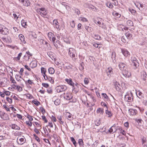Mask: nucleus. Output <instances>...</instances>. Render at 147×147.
<instances>
[{"mask_svg": "<svg viewBox=\"0 0 147 147\" xmlns=\"http://www.w3.org/2000/svg\"><path fill=\"white\" fill-rule=\"evenodd\" d=\"M119 69L122 71V75L125 78H129L131 76L130 73L128 70L126 65L122 63L119 65Z\"/></svg>", "mask_w": 147, "mask_h": 147, "instance_id": "f257e3e1", "label": "nucleus"}, {"mask_svg": "<svg viewBox=\"0 0 147 147\" xmlns=\"http://www.w3.org/2000/svg\"><path fill=\"white\" fill-rule=\"evenodd\" d=\"M125 99L127 101L131 102L133 100V96L131 91L127 92L125 96Z\"/></svg>", "mask_w": 147, "mask_h": 147, "instance_id": "f03ea898", "label": "nucleus"}, {"mask_svg": "<svg viewBox=\"0 0 147 147\" xmlns=\"http://www.w3.org/2000/svg\"><path fill=\"white\" fill-rule=\"evenodd\" d=\"M55 88L57 92H60L66 90L67 87L65 85H61L57 86Z\"/></svg>", "mask_w": 147, "mask_h": 147, "instance_id": "7ed1b4c3", "label": "nucleus"}, {"mask_svg": "<svg viewBox=\"0 0 147 147\" xmlns=\"http://www.w3.org/2000/svg\"><path fill=\"white\" fill-rule=\"evenodd\" d=\"M37 12L41 16H43V17H45L47 14L45 9L43 8L38 9Z\"/></svg>", "mask_w": 147, "mask_h": 147, "instance_id": "20e7f679", "label": "nucleus"}, {"mask_svg": "<svg viewBox=\"0 0 147 147\" xmlns=\"http://www.w3.org/2000/svg\"><path fill=\"white\" fill-rule=\"evenodd\" d=\"M80 88V85L78 84H75V86L74 85L73 86V91L76 93L79 91Z\"/></svg>", "mask_w": 147, "mask_h": 147, "instance_id": "39448f33", "label": "nucleus"}, {"mask_svg": "<svg viewBox=\"0 0 147 147\" xmlns=\"http://www.w3.org/2000/svg\"><path fill=\"white\" fill-rule=\"evenodd\" d=\"M25 141L26 139L23 136H22V138H21L20 137H18L17 140L18 143L21 145L24 144Z\"/></svg>", "mask_w": 147, "mask_h": 147, "instance_id": "423d86ee", "label": "nucleus"}, {"mask_svg": "<svg viewBox=\"0 0 147 147\" xmlns=\"http://www.w3.org/2000/svg\"><path fill=\"white\" fill-rule=\"evenodd\" d=\"M76 53V51L74 49L70 48L69 49V54L70 56L72 58L75 57Z\"/></svg>", "mask_w": 147, "mask_h": 147, "instance_id": "0eeeda50", "label": "nucleus"}, {"mask_svg": "<svg viewBox=\"0 0 147 147\" xmlns=\"http://www.w3.org/2000/svg\"><path fill=\"white\" fill-rule=\"evenodd\" d=\"M0 33L3 34L7 35L9 33L8 29L6 27H2Z\"/></svg>", "mask_w": 147, "mask_h": 147, "instance_id": "6e6552de", "label": "nucleus"}, {"mask_svg": "<svg viewBox=\"0 0 147 147\" xmlns=\"http://www.w3.org/2000/svg\"><path fill=\"white\" fill-rule=\"evenodd\" d=\"M59 23L56 20H54L53 21V26L55 27L58 30H60V27L59 25Z\"/></svg>", "mask_w": 147, "mask_h": 147, "instance_id": "1a4fd4ad", "label": "nucleus"}, {"mask_svg": "<svg viewBox=\"0 0 147 147\" xmlns=\"http://www.w3.org/2000/svg\"><path fill=\"white\" fill-rule=\"evenodd\" d=\"M73 96L72 94L70 93L64 94V98L67 100H70L72 99Z\"/></svg>", "mask_w": 147, "mask_h": 147, "instance_id": "9d476101", "label": "nucleus"}, {"mask_svg": "<svg viewBox=\"0 0 147 147\" xmlns=\"http://www.w3.org/2000/svg\"><path fill=\"white\" fill-rule=\"evenodd\" d=\"M142 144L144 147H147V144L146 143V138L144 136L142 137L141 138Z\"/></svg>", "mask_w": 147, "mask_h": 147, "instance_id": "9b49d317", "label": "nucleus"}, {"mask_svg": "<svg viewBox=\"0 0 147 147\" xmlns=\"http://www.w3.org/2000/svg\"><path fill=\"white\" fill-rule=\"evenodd\" d=\"M121 51L125 56V57H129L130 53L127 50L125 49H122Z\"/></svg>", "mask_w": 147, "mask_h": 147, "instance_id": "f8f14e48", "label": "nucleus"}, {"mask_svg": "<svg viewBox=\"0 0 147 147\" xmlns=\"http://www.w3.org/2000/svg\"><path fill=\"white\" fill-rule=\"evenodd\" d=\"M129 111L130 113V114L132 115H136L137 113V111L136 109H129Z\"/></svg>", "mask_w": 147, "mask_h": 147, "instance_id": "ddd939ff", "label": "nucleus"}, {"mask_svg": "<svg viewBox=\"0 0 147 147\" xmlns=\"http://www.w3.org/2000/svg\"><path fill=\"white\" fill-rule=\"evenodd\" d=\"M19 37L20 40L24 44L26 43V42L25 40V38L23 35L22 34H19Z\"/></svg>", "mask_w": 147, "mask_h": 147, "instance_id": "4468645a", "label": "nucleus"}, {"mask_svg": "<svg viewBox=\"0 0 147 147\" xmlns=\"http://www.w3.org/2000/svg\"><path fill=\"white\" fill-rule=\"evenodd\" d=\"M65 81L67 83L71 86H73L74 85V83L72 82V80L71 79L69 78V79H65Z\"/></svg>", "mask_w": 147, "mask_h": 147, "instance_id": "2eb2a0df", "label": "nucleus"}, {"mask_svg": "<svg viewBox=\"0 0 147 147\" xmlns=\"http://www.w3.org/2000/svg\"><path fill=\"white\" fill-rule=\"evenodd\" d=\"M115 87L116 90L117 91H119L121 90L120 85L118 82H116L115 85Z\"/></svg>", "mask_w": 147, "mask_h": 147, "instance_id": "dca6fc26", "label": "nucleus"}, {"mask_svg": "<svg viewBox=\"0 0 147 147\" xmlns=\"http://www.w3.org/2000/svg\"><path fill=\"white\" fill-rule=\"evenodd\" d=\"M1 117L4 120H8L9 119L8 115L4 113L1 116Z\"/></svg>", "mask_w": 147, "mask_h": 147, "instance_id": "f3484780", "label": "nucleus"}, {"mask_svg": "<svg viewBox=\"0 0 147 147\" xmlns=\"http://www.w3.org/2000/svg\"><path fill=\"white\" fill-rule=\"evenodd\" d=\"M54 45V46L57 49L59 47L60 45L59 44V41L57 40L55 42H54V43H53Z\"/></svg>", "mask_w": 147, "mask_h": 147, "instance_id": "a211bd4d", "label": "nucleus"}, {"mask_svg": "<svg viewBox=\"0 0 147 147\" xmlns=\"http://www.w3.org/2000/svg\"><path fill=\"white\" fill-rule=\"evenodd\" d=\"M24 5L27 7L30 5L29 1L28 0H24L21 2Z\"/></svg>", "mask_w": 147, "mask_h": 147, "instance_id": "6ab92c4d", "label": "nucleus"}, {"mask_svg": "<svg viewBox=\"0 0 147 147\" xmlns=\"http://www.w3.org/2000/svg\"><path fill=\"white\" fill-rule=\"evenodd\" d=\"M37 65V63L36 61H32L30 64V67L32 68L36 67Z\"/></svg>", "mask_w": 147, "mask_h": 147, "instance_id": "aec40b11", "label": "nucleus"}, {"mask_svg": "<svg viewBox=\"0 0 147 147\" xmlns=\"http://www.w3.org/2000/svg\"><path fill=\"white\" fill-rule=\"evenodd\" d=\"M88 7L94 11H97L98 10L96 7L91 5H88Z\"/></svg>", "mask_w": 147, "mask_h": 147, "instance_id": "412c9836", "label": "nucleus"}, {"mask_svg": "<svg viewBox=\"0 0 147 147\" xmlns=\"http://www.w3.org/2000/svg\"><path fill=\"white\" fill-rule=\"evenodd\" d=\"M11 127L12 129L15 130H19L20 129L19 127L15 124H12Z\"/></svg>", "mask_w": 147, "mask_h": 147, "instance_id": "4be33fe9", "label": "nucleus"}, {"mask_svg": "<svg viewBox=\"0 0 147 147\" xmlns=\"http://www.w3.org/2000/svg\"><path fill=\"white\" fill-rule=\"evenodd\" d=\"M105 113L106 115L109 117H111L112 116V114L111 112L107 110L106 111Z\"/></svg>", "mask_w": 147, "mask_h": 147, "instance_id": "5701e85b", "label": "nucleus"}, {"mask_svg": "<svg viewBox=\"0 0 147 147\" xmlns=\"http://www.w3.org/2000/svg\"><path fill=\"white\" fill-rule=\"evenodd\" d=\"M93 36L95 39L98 40H101V39L100 36L98 34H93Z\"/></svg>", "mask_w": 147, "mask_h": 147, "instance_id": "b1692460", "label": "nucleus"}, {"mask_svg": "<svg viewBox=\"0 0 147 147\" xmlns=\"http://www.w3.org/2000/svg\"><path fill=\"white\" fill-rule=\"evenodd\" d=\"M113 15L115 17L117 18H119L121 17V15L116 11H114L113 13Z\"/></svg>", "mask_w": 147, "mask_h": 147, "instance_id": "393cba45", "label": "nucleus"}, {"mask_svg": "<svg viewBox=\"0 0 147 147\" xmlns=\"http://www.w3.org/2000/svg\"><path fill=\"white\" fill-rule=\"evenodd\" d=\"M136 94L138 97L140 99H141L143 97V94L140 91H138L136 93Z\"/></svg>", "mask_w": 147, "mask_h": 147, "instance_id": "a878e982", "label": "nucleus"}, {"mask_svg": "<svg viewBox=\"0 0 147 147\" xmlns=\"http://www.w3.org/2000/svg\"><path fill=\"white\" fill-rule=\"evenodd\" d=\"M126 24L127 26H133V23L132 21L130 20H128L126 22Z\"/></svg>", "mask_w": 147, "mask_h": 147, "instance_id": "bb28decb", "label": "nucleus"}, {"mask_svg": "<svg viewBox=\"0 0 147 147\" xmlns=\"http://www.w3.org/2000/svg\"><path fill=\"white\" fill-rule=\"evenodd\" d=\"M113 71L111 69L109 70L107 72L108 76L110 78L111 76V75L113 74Z\"/></svg>", "mask_w": 147, "mask_h": 147, "instance_id": "cd10ccee", "label": "nucleus"}, {"mask_svg": "<svg viewBox=\"0 0 147 147\" xmlns=\"http://www.w3.org/2000/svg\"><path fill=\"white\" fill-rule=\"evenodd\" d=\"M48 71L49 74H53L55 72L54 69L52 67H50L48 69Z\"/></svg>", "mask_w": 147, "mask_h": 147, "instance_id": "c85d7f7f", "label": "nucleus"}, {"mask_svg": "<svg viewBox=\"0 0 147 147\" xmlns=\"http://www.w3.org/2000/svg\"><path fill=\"white\" fill-rule=\"evenodd\" d=\"M133 65L134 66V69H136V68L138 67L139 66V63L138 62V61L134 62L132 63Z\"/></svg>", "mask_w": 147, "mask_h": 147, "instance_id": "c756f323", "label": "nucleus"}, {"mask_svg": "<svg viewBox=\"0 0 147 147\" xmlns=\"http://www.w3.org/2000/svg\"><path fill=\"white\" fill-rule=\"evenodd\" d=\"M97 113H100L101 114H102L103 113V109L100 108H98L96 111Z\"/></svg>", "mask_w": 147, "mask_h": 147, "instance_id": "7c9ffc66", "label": "nucleus"}, {"mask_svg": "<svg viewBox=\"0 0 147 147\" xmlns=\"http://www.w3.org/2000/svg\"><path fill=\"white\" fill-rule=\"evenodd\" d=\"M54 102L55 105H58L60 103V99L57 98L54 101Z\"/></svg>", "mask_w": 147, "mask_h": 147, "instance_id": "2f4dec72", "label": "nucleus"}, {"mask_svg": "<svg viewBox=\"0 0 147 147\" xmlns=\"http://www.w3.org/2000/svg\"><path fill=\"white\" fill-rule=\"evenodd\" d=\"M125 36L128 40H130L132 37L131 35L128 32L126 33Z\"/></svg>", "mask_w": 147, "mask_h": 147, "instance_id": "473e14b6", "label": "nucleus"}, {"mask_svg": "<svg viewBox=\"0 0 147 147\" xmlns=\"http://www.w3.org/2000/svg\"><path fill=\"white\" fill-rule=\"evenodd\" d=\"M53 53L51 52H49L47 53L49 57L52 59L54 58V57L53 56Z\"/></svg>", "mask_w": 147, "mask_h": 147, "instance_id": "72a5a7b5", "label": "nucleus"}, {"mask_svg": "<svg viewBox=\"0 0 147 147\" xmlns=\"http://www.w3.org/2000/svg\"><path fill=\"white\" fill-rule=\"evenodd\" d=\"M71 142H73V144H74V146L76 147V145L77 144L76 143V140H75L74 138L73 137H71Z\"/></svg>", "mask_w": 147, "mask_h": 147, "instance_id": "f704fd0d", "label": "nucleus"}, {"mask_svg": "<svg viewBox=\"0 0 147 147\" xmlns=\"http://www.w3.org/2000/svg\"><path fill=\"white\" fill-rule=\"evenodd\" d=\"M78 144L79 145L81 146L84 145V143L82 139H79L78 140Z\"/></svg>", "mask_w": 147, "mask_h": 147, "instance_id": "c9c22d12", "label": "nucleus"}, {"mask_svg": "<svg viewBox=\"0 0 147 147\" xmlns=\"http://www.w3.org/2000/svg\"><path fill=\"white\" fill-rule=\"evenodd\" d=\"M128 10L129 11H130L133 15H135L136 12V11L133 9H129Z\"/></svg>", "mask_w": 147, "mask_h": 147, "instance_id": "e433bc0d", "label": "nucleus"}, {"mask_svg": "<svg viewBox=\"0 0 147 147\" xmlns=\"http://www.w3.org/2000/svg\"><path fill=\"white\" fill-rule=\"evenodd\" d=\"M115 124H114L113 125L110 129L109 130H108V131L110 133H111L113 131V128H115Z\"/></svg>", "mask_w": 147, "mask_h": 147, "instance_id": "4c0bfd02", "label": "nucleus"}, {"mask_svg": "<svg viewBox=\"0 0 147 147\" xmlns=\"http://www.w3.org/2000/svg\"><path fill=\"white\" fill-rule=\"evenodd\" d=\"M118 129L120 133H121L123 135H125V131L122 130L121 127H119L118 128Z\"/></svg>", "mask_w": 147, "mask_h": 147, "instance_id": "58836bf2", "label": "nucleus"}, {"mask_svg": "<svg viewBox=\"0 0 147 147\" xmlns=\"http://www.w3.org/2000/svg\"><path fill=\"white\" fill-rule=\"evenodd\" d=\"M102 96L106 100H107L109 98L108 96L106 94L104 93H102Z\"/></svg>", "mask_w": 147, "mask_h": 147, "instance_id": "ea45409f", "label": "nucleus"}, {"mask_svg": "<svg viewBox=\"0 0 147 147\" xmlns=\"http://www.w3.org/2000/svg\"><path fill=\"white\" fill-rule=\"evenodd\" d=\"M41 72L43 74H45L46 72V70L45 68L42 67L41 68Z\"/></svg>", "mask_w": 147, "mask_h": 147, "instance_id": "a19ab883", "label": "nucleus"}, {"mask_svg": "<svg viewBox=\"0 0 147 147\" xmlns=\"http://www.w3.org/2000/svg\"><path fill=\"white\" fill-rule=\"evenodd\" d=\"M79 19V20L83 22L88 21L87 19L86 18L84 17H80V18Z\"/></svg>", "mask_w": 147, "mask_h": 147, "instance_id": "79ce46f5", "label": "nucleus"}, {"mask_svg": "<svg viewBox=\"0 0 147 147\" xmlns=\"http://www.w3.org/2000/svg\"><path fill=\"white\" fill-rule=\"evenodd\" d=\"M21 24L22 26L24 28H26V26H27L26 22L24 20L21 21Z\"/></svg>", "mask_w": 147, "mask_h": 147, "instance_id": "37998d69", "label": "nucleus"}, {"mask_svg": "<svg viewBox=\"0 0 147 147\" xmlns=\"http://www.w3.org/2000/svg\"><path fill=\"white\" fill-rule=\"evenodd\" d=\"M57 119L59 121V122L61 124H63L64 121H62L61 117V116H58L57 117Z\"/></svg>", "mask_w": 147, "mask_h": 147, "instance_id": "c03bdc74", "label": "nucleus"}, {"mask_svg": "<svg viewBox=\"0 0 147 147\" xmlns=\"http://www.w3.org/2000/svg\"><path fill=\"white\" fill-rule=\"evenodd\" d=\"M107 6L109 8H112L113 7V5L111 3H107Z\"/></svg>", "mask_w": 147, "mask_h": 147, "instance_id": "a18cd8bd", "label": "nucleus"}, {"mask_svg": "<svg viewBox=\"0 0 147 147\" xmlns=\"http://www.w3.org/2000/svg\"><path fill=\"white\" fill-rule=\"evenodd\" d=\"M95 124L96 125L98 126L100 124L101 122L100 120H97L95 121Z\"/></svg>", "mask_w": 147, "mask_h": 147, "instance_id": "49530a36", "label": "nucleus"}, {"mask_svg": "<svg viewBox=\"0 0 147 147\" xmlns=\"http://www.w3.org/2000/svg\"><path fill=\"white\" fill-rule=\"evenodd\" d=\"M32 102L37 106L39 105L40 104V102L37 100H34L32 101Z\"/></svg>", "mask_w": 147, "mask_h": 147, "instance_id": "de8ad7c7", "label": "nucleus"}, {"mask_svg": "<svg viewBox=\"0 0 147 147\" xmlns=\"http://www.w3.org/2000/svg\"><path fill=\"white\" fill-rule=\"evenodd\" d=\"M48 80L51 83H54V81L52 78L49 76H48Z\"/></svg>", "mask_w": 147, "mask_h": 147, "instance_id": "09e8293b", "label": "nucleus"}, {"mask_svg": "<svg viewBox=\"0 0 147 147\" xmlns=\"http://www.w3.org/2000/svg\"><path fill=\"white\" fill-rule=\"evenodd\" d=\"M6 100L10 104L11 103H12V99L9 98L8 97H7L6 98Z\"/></svg>", "mask_w": 147, "mask_h": 147, "instance_id": "8fccbe9b", "label": "nucleus"}, {"mask_svg": "<svg viewBox=\"0 0 147 147\" xmlns=\"http://www.w3.org/2000/svg\"><path fill=\"white\" fill-rule=\"evenodd\" d=\"M84 84H88L89 82V81L88 78H84Z\"/></svg>", "mask_w": 147, "mask_h": 147, "instance_id": "3c124183", "label": "nucleus"}, {"mask_svg": "<svg viewBox=\"0 0 147 147\" xmlns=\"http://www.w3.org/2000/svg\"><path fill=\"white\" fill-rule=\"evenodd\" d=\"M26 84L27 83H28L29 84L32 85L33 83V82L31 80H28V81H25Z\"/></svg>", "mask_w": 147, "mask_h": 147, "instance_id": "603ef678", "label": "nucleus"}, {"mask_svg": "<svg viewBox=\"0 0 147 147\" xmlns=\"http://www.w3.org/2000/svg\"><path fill=\"white\" fill-rule=\"evenodd\" d=\"M131 60L132 63H134V62H135L136 61H138L136 59V58H135V57H131Z\"/></svg>", "mask_w": 147, "mask_h": 147, "instance_id": "864d4df0", "label": "nucleus"}, {"mask_svg": "<svg viewBox=\"0 0 147 147\" xmlns=\"http://www.w3.org/2000/svg\"><path fill=\"white\" fill-rule=\"evenodd\" d=\"M3 107L7 111H10V110L8 106H7L5 105H3Z\"/></svg>", "mask_w": 147, "mask_h": 147, "instance_id": "5fc2aeb1", "label": "nucleus"}, {"mask_svg": "<svg viewBox=\"0 0 147 147\" xmlns=\"http://www.w3.org/2000/svg\"><path fill=\"white\" fill-rule=\"evenodd\" d=\"M16 88L18 89L19 92H20L22 90V88L19 86H16Z\"/></svg>", "mask_w": 147, "mask_h": 147, "instance_id": "6e6d98bb", "label": "nucleus"}, {"mask_svg": "<svg viewBox=\"0 0 147 147\" xmlns=\"http://www.w3.org/2000/svg\"><path fill=\"white\" fill-rule=\"evenodd\" d=\"M34 137L35 138V139L38 142L40 141V138L36 135H34Z\"/></svg>", "mask_w": 147, "mask_h": 147, "instance_id": "4d7b16f0", "label": "nucleus"}, {"mask_svg": "<svg viewBox=\"0 0 147 147\" xmlns=\"http://www.w3.org/2000/svg\"><path fill=\"white\" fill-rule=\"evenodd\" d=\"M70 25L71 27L72 28H74L75 27V22L74 21H72L71 22Z\"/></svg>", "mask_w": 147, "mask_h": 147, "instance_id": "13d9d810", "label": "nucleus"}, {"mask_svg": "<svg viewBox=\"0 0 147 147\" xmlns=\"http://www.w3.org/2000/svg\"><path fill=\"white\" fill-rule=\"evenodd\" d=\"M26 124L29 126H31L32 125V122L30 121H27L26 122Z\"/></svg>", "mask_w": 147, "mask_h": 147, "instance_id": "bf43d9fd", "label": "nucleus"}, {"mask_svg": "<svg viewBox=\"0 0 147 147\" xmlns=\"http://www.w3.org/2000/svg\"><path fill=\"white\" fill-rule=\"evenodd\" d=\"M42 120L45 121V123H47L48 121L46 119L44 115H42Z\"/></svg>", "mask_w": 147, "mask_h": 147, "instance_id": "052dcab7", "label": "nucleus"}, {"mask_svg": "<svg viewBox=\"0 0 147 147\" xmlns=\"http://www.w3.org/2000/svg\"><path fill=\"white\" fill-rule=\"evenodd\" d=\"M68 114L69 115L68 116V119L69 120H72L73 119V117H71V116L69 113Z\"/></svg>", "mask_w": 147, "mask_h": 147, "instance_id": "680f3d73", "label": "nucleus"}, {"mask_svg": "<svg viewBox=\"0 0 147 147\" xmlns=\"http://www.w3.org/2000/svg\"><path fill=\"white\" fill-rule=\"evenodd\" d=\"M22 55V53H20L18 55V57H16V59L18 60H20V57Z\"/></svg>", "mask_w": 147, "mask_h": 147, "instance_id": "e2e57ef3", "label": "nucleus"}, {"mask_svg": "<svg viewBox=\"0 0 147 147\" xmlns=\"http://www.w3.org/2000/svg\"><path fill=\"white\" fill-rule=\"evenodd\" d=\"M10 80V81L13 84H16V83L15 80L13 79L12 76L11 77Z\"/></svg>", "mask_w": 147, "mask_h": 147, "instance_id": "0e129e2a", "label": "nucleus"}, {"mask_svg": "<svg viewBox=\"0 0 147 147\" xmlns=\"http://www.w3.org/2000/svg\"><path fill=\"white\" fill-rule=\"evenodd\" d=\"M42 85L43 87L46 88H48L49 86V85L47 83H42Z\"/></svg>", "mask_w": 147, "mask_h": 147, "instance_id": "69168bd1", "label": "nucleus"}, {"mask_svg": "<svg viewBox=\"0 0 147 147\" xmlns=\"http://www.w3.org/2000/svg\"><path fill=\"white\" fill-rule=\"evenodd\" d=\"M64 41L67 44H69L70 43V41L67 38H64Z\"/></svg>", "mask_w": 147, "mask_h": 147, "instance_id": "338daca9", "label": "nucleus"}, {"mask_svg": "<svg viewBox=\"0 0 147 147\" xmlns=\"http://www.w3.org/2000/svg\"><path fill=\"white\" fill-rule=\"evenodd\" d=\"M47 92L49 93H52V90L51 88H48L47 90Z\"/></svg>", "mask_w": 147, "mask_h": 147, "instance_id": "774afa93", "label": "nucleus"}]
</instances>
